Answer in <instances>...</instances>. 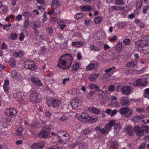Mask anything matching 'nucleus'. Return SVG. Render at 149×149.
<instances>
[{
  "instance_id": "nucleus-32",
  "label": "nucleus",
  "mask_w": 149,
  "mask_h": 149,
  "mask_svg": "<svg viewBox=\"0 0 149 149\" xmlns=\"http://www.w3.org/2000/svg\"><path fill=\"white\" fill-rule=\"evenodd\" d=\"M80 8L83 11L85 12L89 11L92 9L91 7L89 5L83 6Z\"/></svg>"
},
{
  "instance_id": "nucleus-14",
  "label": "nucleus",
  "mask_w": 149,
  "mask_h": 149,
  "mask_svg": "<svg viewBox=\"0 0 149 149\" xmlns=\"http://www.w3.org/2000/svg\"><path fill=\"white\" fill-rule=\"evenodd\" d=\"M31 80L34 84L38 86H41L43 85L40 80L37 78L31 77Z\"/></svg>"
},
{
  "instance_id": "nucleus-28",
  "label": "nucleus",
  "mask_w": 149,
  "mask_h": 149,
  "mask_svg": "<svg viewBox=\"0 0 149 149\" xmlns=\"http://www.w3.org/2000/svg\"><path fill=\"white\" fill-rule=\"evenodd\" d=\"M36 123L34 122H32L30 126L29 131L32 134H33L34 132V131L35 130L36 128Z\"/></svg>"
},
{
  "instance_id": "nucleus-26",
  "label": "nucleus",
  "mask_w": 149,
  "mask_h": 149,
  "mask_svg": "<svg viewBox=\"0 0 149 149\" xmlns=\"http://www.w3.org/2000/svg\"><path fill=\"white\" fill-rule=\"evenodd\" d=\"M48 135V132L44 130L41 131L40 133H39V136L43 138L47 137Z\"/></svg>"
},
{
  "instance_id": "nucleus-62",
  "label": "nucleus",
  "mask_w": 149,
  "mask_h": 149,
  "mask_svg": "<svg viewBox=\"0 0 149 149\" xmlns=\"http://www.w3.org/2000/svg\"><path fill=\"white\" fill-rule=\"evenodd\" d=\"M43 18L42 19V21L44 23L46 22L47 19L46 12L45 11L44 12L43 15Z\"/></svg>"
},
{
  "instance_id": "nucleus-61",
  "label": "nucleus",
  "mask_w": 149,
  "mask_h": 149,
  "mask_svg": "<svg viewBox=\"0 0 149 149\" xmlns=\"http://www.w3.org/2000/svg\"><path fill=\"white\" fill-rule=\"evenodd\" d=\"M142 127L143 128L144 131H145L146 133H149V127L146 126V125H143L142 126Z\"/></svg>"
},
{
  "instance_id": "nucleus-39",
  "label": "nucleus",
  "mask_w": 149,
  "mask_h": 149,
  "mask_svg": "<svg viewBox=\"0 0 149 149\" xmlns=\"http://www.w3.org/2000/svg\"><path fill=\"white\" fill-rule=\"evenodd\" d=\"M143 0H136V9H139L141 8Z\"/></svg>"
},
{
  "instance_id": "nucleus-43",
  "label": "nucleus",
  "mask_w": 149,
  "mask_h": 149,
  "mask_svg": "<svg viewBox=\"0 0 149 149\" xmlns=\"http://www.w3.org/2000/svg\"><path fill=\"white\" fill-rule=\"evenodd\" d=\"M143 96L149 99V88H146L144 90Z\"/></svg>"
},
{
  "instance_id": "nucleus-63",
  "label": "nucleus",
  "mask_w": 149,
  "mask_h": 149,
  "mask_svg": "<svg viewBox=\"0 0 149 149\" xmlns=\"http://www.w3.org/2000/svg\"><path fill=\"white\" fill-rule=\"evenodd\" d=\"M17 37V35L16 33H12L10 36V38L12 40L16 39Z\"/></svg>"
},
{
  "instance_id": "nucleus-16",
  "label": "nucleus",
  "mask_w": 149,
  "mask_h": 149,
  "mask_svg": "<svg viewBox=\"0 0 149 149\" xmlns=\"http://www.w3.org/2000/svg\"><path fill=\"white\" fill-rule=\"evenodd\" d=\"M88 110L90 112L95 115L99 114L100 112V109L93 107H89Z\"/></svg>"
},
{
  "instance_id": "nucleus-52",
  "label": "nucleus",
  "mask_w": 149,
  "mask_h": 149,
  "mask_svg": "<svg viewBox=\"0 0 149 149\" xmlns=\"http://www.w3.org/2000/svg\"><path fill=\"white\" fill-rule=\"evenodd\" d=\"M102 18L98 16L95 17L94 19V22L96 24L100 23L102 21Z\"/></svg>"
},
{
  "instance_id": "nucleus-8",
  "label": "nucleus",
  "mask_w": 149,
  "mask_h": 149,
  "mask_svg": "<svg viewBox=\"0 0 149 149\" xmlns=\"http://www.w3.org/2000/svg\"><path fill=\"white\" fill-rule=\"evenodd\" d=\"M119 112L121 114L125 115L127 117L131 116L132 113V110L126 107H122L120 109Z\"/></svg>"
},
{
  "instance_id": "nucleus-20",
  "label": "nucleus",
  "mask_w": 149,
  "mask_h": 149,
  "mask_svg": "<svg viewBox=\"0 0 149 149\" xmlns=\"http://www.w3.org/2000/svg\"><path fill=\"white\" fill-rule=\"evenodd\" d=\"M97 118L96 116H89L87 118V121L89 123H95L97 120Z\"/></svg>"
},
{
  "instance_id": "nucleus-33",
  "label": "nucleus",
  "mask_w": 149,
  "mask_h": 149,
  "mask_svg": "<svg viewBox=\"0 0 149 149\" xmlns=\"http://www.w3.org/2000/svg\"><path fill=\"white\" fill-rule=\"evenodd\" d=\"M13 56L16 57H20L23 55V52L20 51L18 52H15L13 53Z\"/></svg>"
},
{
  "instance_id": "nucleus-41",
  "label": "nucleus",
  "mask_w": 149,
  "mask_h": 149,
  "mask_svg": "<svg viewBox=\"0 0 149 149\" xmlns=\"http://www.w3.org/2000/svg\"><path fill=\"white\" fill-rule=\"evenodd\" d=\"M90 89H94L95 91H97L99 89V87L97 85L94 84H90L88 86Z\"/></svg>"
},
{
  "instance_id": "nucleus-15",
  "label": "nucleus",
  "mask_w": 149,
  "mask_h": 149,
  "mask_svg": "<svg viewBox=\"0 0 149 149\" xmlns=\"http://www.w3.org/2000/svg\"><path fill=\"white\" fill-rule=\"evenodd\" d=\"M115 124V121L113 120H111L109 123H107L105 125L104 127L109 132L111 129Z\"/></svg>"
},
{
  "instance_id": "nucleus-17",
  "label": "nucleus",
  "mask_w": 149,
  "mask_h": 149,
  "mask_svg": "<svg viewBox=\"0 0 149 149\" xmlns=\"http://www.w3.org/2000/svg\"><path fill=\"white\" fill-rule=\"evenodd\" d=\"M125 8L122 6H114L109 7V10L111 13L113 12L114 10H123Z\"/></svg>"
},
{
  "instance_id": "nucleus-6",
  "label": "nucleus",
  "mask_w": 149,
  "mask_h": 149,
  "mask_svg": "<svg viewBox=\"0 0 149 149\" xmlns=\"http://www.w3.org/2000/svg\"><path fill=\"white\" fill-rule=\"evenodd\" d=\"M146 46V43L142 42V41H138L136 43V47L139 51L142 52L144 54L148 55L149 54V52L147 50L143 49Z\"/></svg>"
},
{
  "instance_id": "nucleus-4",
  "label": "nucleus",
  "mask_w": 149,
  "mask_h": 149,
  "mask_svg": "<svg viewBox=\"0 0 149 149\" xmlns=\"http://www.w3.org/2000/svg\"><path fill=\"white\" fill-rule=\"evenodd\" d=\"M41 98L40 95L37 92L36 90L33 89L31 90L29 97L30 101L31 102L34 103L38 102Z\"/></svg>"
},
{
  "instance_id": "nucleus-57",
  "label": "nucleus",
  "mask_w": 149,
  "mask_h": 149,
  "mask_svg": "<svg viewBox=\"0 0 149 149\" xmlns=\"http://www.w3.org/2000/svg\"><path fill=\"white\" fill-rule=\"evenodd\" d=\"M11 77L13 78H15L17 76V72L16 70H13L12 71L11 73Z\"/></svg>"
},
{
  "instance_id": "nucleus-54",
  "label": "nucleus",
  "mask_w": 149,
  "mask_h": 149,
  "mask_svg": "<svg viewBox=\"0 0 149 149\" xmlns=\"http://www.w3.org/2000/svg\"><path fill=\"white\" fill-rule=\"evenodd\" d=\"M29 19L27 18L26 19L24 23V28L26 29L27 28L29 25Z\"/></svg>"
},
{
  "instance_id": "nucleus-2",
  "label": "nucleus",
  "mask_w": 149,
  "mask_h": 149,
  "mask_svg": "<svg viewBox=\"0 0 149 149\" xmlns=\"http://www.w3.org/2000/svg\"><path fill=\"white\" fill-rule=\"evenodd\" d=\"M47 104L49 107H52L55 108H57L61 106V101L54 97H51L46 100Z\"/></svg>"
},
{
  "instance_id": "nucleus-64",
  "label": "nucleus",
  "mask_w": 149,
  "mask_h": 149,
  "mask_svg": "<svg viewBox=\"0 0 149 149\" xmlns=\"http://www.w3.org/2000/svg\"><path fill=\"white\" fill-rule=\"evenodd\" d=\"M98 90V94L100 97H101V96H103L104 95V93L103 90L101 89H99Z\"/></svg>"
},
{
  "instance_id": "nucleus-48",
  "label": "nucleus",
  "mask_w": 149,
  "mask_h": 149,
  "mask_svg": "<svg viewBox=\"0 0 149 149\" xmlns=\"http://www.w3.org/2000/svg\"><path fill=\"white\" fill-rule=\"evenodd\" d=\"M95 65L93 63H90L86 67V69L88 71H90L94 68Z\"/></svg>"
},
{
  "instance_id": "nucleus-30",
  "label": "nucleus",
  "mask_w": 149,
  "mask_h": 149,
  "mask_svg": "<svg viewBox=\"0 0 149 149\" xmlns=\"http://www.w3.org/2000/svg\"><path fill=\"white\" fill-rule=\"evenodd\" d=\"M122 43L121 42H119L116 45L115 49L116 52L118 53H120L122 49Z\"/></svg>"
},
{
  "instance_id": "nucleus-36",
  "label": "nucleus",
  "mask_w": 149,
  "mask_h": 149,
  "mask_svg": "<svg viewBox=\"0 0 149 149\" xmlns=\"http://www.w3.org/2000/svg\"><path fill=\"white\" fill-rule=\"evenodd\" d=\"M139 41H142V42H145L146 45H147L148 43H149V35L144 36L142 39Z\"/></svg>"
},
{
  "instance_id": "nucleus-7",
  "label": "nucleus",
  "mask_w": 149,
  "mask_h": 149,
  "mask_svg": "<svg viewBox=\"0 0 149 149\" xmlns=\"http://www.w3.org/2000/svg\"><path fill=\"white\" fill-rule=\"evenodd\" d=\"M4 113L6 116L13 118L16 116L17 112L15 109L13 108H9L5 110Z\"/></svg>"
},
{
  "instance_id": "nucleus-58",
  "label": "nucleus",
  "mask_w": 149,
  "mask_h": 149,
  "mask_svg": "<svg viewBox=\"0 0 149 149\" xmlns=\"http://www.w3.org/2000/svg\"><path fill=\"white\" fill-rule=\"evenodd\" d=\"M123 43L125 45H128L130 43V40L128 38H125L123 40Z\"/></svg>"
},
{
  "instance_id": "nucleus-27",
  "label": "nucleus",
  "mask_w": 149,
  "mask_h": 149,
  "mask_svg": "<svg viewBox=\"0 0 149 149\" xmlns=\"http://www.w3.org/2000/svg\"><path fill=\"white\" fill-rule=\"evenodd\" d=\"M137 62L136 61H131L127 63L126 66L130 68L135 67L137 65Z\"/></svg>"
},
{
  "instance_id": "nucleus-44",
  "label": "nucleus",
  "mask_w": 149,
  "mask_h": 149,
  "mask_svg": "<svg viewBox=\"0 0 149 149\" xmlns=\"http://www.w3.org/2000/svg\"><path fill=\"white\" fill-rule=\"evenodd\" d=\"M23 131V128L22 127H20L18 128V130L15 133V134L17 136H21L22 133Z\"/></svg>"
},
{
  "instance_id": "nucleus-49",
  "label": "nucleus",
  "mask_w": 149,
  "mask_h": 149,
  "mask_svg": "<svg viewBox=\"0 0 149 149\" xmlns=\"http://www.w3.org/2000/svg\"><path fill=\"white\" fill-rule=\"evenodd\" d=\"M40 26V23L39 22L35 23L34 22L33 25L32 29L33 30H36Z\"/></svg>"
},
{
  "instance_id": "nucleus-24",
  "label": "nucleus",
  "mask_w": 149,
  "mask_h": 149,
  "mask_svg": "<svg viewBox=\"0 0 149 149\" xmlns=\"http://www.w3.org/2000/svg\"><path fill=\"white\" fill-rule=\"evenodd\" d=\"M95 130L97 131L100 132L102 134H108L109 133L104 127L103 128L101 129L99 127L97 126L95 127Z\"/></svg>"
},
{
  "instance_id": "nucleus-47",
  "label": "nucleus",
  "mask_w": 149,
  "mask_h": 149,
  "mask_svg": "<svg viewBox=\"0 0 149 149\" xmlns=\"http://www.w3.org/2000/svg\"><path fill=\"white\" fill-rule=\"evenodd\" d=\"M110 146L112 148H117L118 144L116 141H112L111 143Z\"/></svg>"
},
{
  "instance_id": "nucleus-12",
  "label": "nucleus",
  "mask_w": 149,
  "mask_h": 149,
  "mask_svg": "<svg viewBox=\"0 0 149 149\" xmlns=\"http://www.w3.org/2000/svg\"><path fill=\"white\" fill-rule=\"evenodd\" d=\"M131 88L130 86H125L123 87L121 89L122 93L124 95H128L131 93Z\"/></svg>"
},
{
  "instance_id": "nucleus-31",
  "label": "nucleus",
  "mask_w": 149,
  "mask_h": 149,
  "mask_svg": "<svg viewBox=\"0 0 149 149\" xmlns=\"http://www.w3.org/2000/svg\"><path fill=\"white\" fill-rule=\"evenodd\" d=\"M80 66V63L75 62L72 65V69L74 71L77 72Z\"/></svg>"
},
{
  "instance_id": "nucleus-35",
  "label": "nucleus",
  "mask_w": 149,
  "mask_h": 149,
  "mask_svg": "<svg viewBox=\"0 0 149 149\" xmlns=\"http://www.w3.org/2000/svg\"><path fill=\"white\" fill-rule=\"evenodd\" d=\"M120 103L118 102L117 100L111 101L109 104L112 107H118L120 106Z\"/></svg>"
},
{
  "instance_id": "nucleus-34",
  "label": "nucleus",
  "mask_w": 149,
  "mask_h": 149,
  "mask_svg": "<svg viewBox=\"0 0 149 149\" xmlns=\"http://www.w3.org/2000/svg\"><path fill=\"white\" fill-rule=\"evenodd\" d=\"M99 76L98 73L95 74L90 76L88 79L91 81H93L95 80Z\"/></svg>"
},
{
  "instance_id": "nucleus-11",
  "label": "nucleus",
  "mask_w": 149,
  "mask_h": 149,
  "mask_svg": "<svg viewBox=\"0 0 149 149\" xmlns=\"http://www.w3.org/2000/svg\"><path fill=\"white\" fill-rule=\"evenodd\" d=\"M147 83L146 79H139L134 82V84L135 85L137 86H144L146 85Z\"/></svg>"
},
{
  "instance_id": "nucleus-59",
  "label": "nucleus",
  "mask_w": 149,
  "mask_h": 149,
  "mask_svg": "<svg viewBox=\"0 0 149 149\" xmlns=\"http://www.w3.org/2000/svg\"><path fill=\"white\" fill-rule=\"evenodd\" d=\"M149 9V4L145 5L143 7L142 12L143 14H146L148 9Z\"/></svg>"
},
{
  "instance_id": "nucleus-18",
  "label": "nucleus",
  "mask_w": 149,
  "mask_h": 149,
  "mask_svg": "<svg viewBox=\"0 0 149 149\" xmlns=\"http://www.w3.org/2000/svg\"><path fill=\"white\" fill-rule=\"evenodd\" d=\"M9 81L8 79H6L4 80L3 87L4 92L6 93L9 92Z\"/></svg>"
},
{
  "instance_id": "nucleus-19",
  "label": "nucleus",
  "mask_w": 149,
  "mask_h": 149,
  "mask_svg": "<svg viewBox=\"0 0 149 149\" xmlns=\"http://www.w3.org/2000/svg\"><path fill=\"white\" fill-rule=\"evenodd\" d=\"M31 148L32 149H42L43 146L41 145L40 142L35 143L31 145Z\"/></svg>"
},
{
  "instance_id": "nucleus-40",
  "label": "nucleus",
  "mask_w": 149,
  "mask_h": 149,
  "mask_svg": "<svg viewBox=\"0 0 149 149\" xmlns=\"http://www.w3.org/2000/svg\"><path fill=\"white\" fill-rule=\"evenodd\" d=\"M9 63L10 65L12 67H15L16 65V61L15 59L13 58H10Z\"/></svg>"
},
{
  "instance_id": "nucleus-46",
  "label": "nucleus",
  "mask_w": 149,
  "mask_h": 149,
  "mask_svg": "<svg viewBox=\"0 0 149 149\" xmlns=\"http://www.w3.org/2000/svg\"><path fill=\"white\" fill-rule=\"evenodd\" d=\"M84 16V14L82 13H78L74 16V18L76 19H79L83 17Z\"/></svg>"
},
{
  "instance_id": "nucleus-9",
  "label": "nucleus",
  "mask_w": 149,
  "mask_h": 149,
  "mask_svg": "<svg viewBox=\"0 0 149 149\" xmlns=\"http://www.w3.org/2000/svg\"><path fill=\"white\" fill-rule=\"evenodd\" d=\"M81 100L78 98H74L71 102V105L72 107L75 109H77L80 105Z\"/></svg>"
},
{
  "instance_id": "nucleus-60",
  "label": "nucleus",
  "mask_w": 149,
  "mask_h": 149,
  "mask_svg": "<svg viewBox=\"0 0 149 149\" xmlns=\"http://www.w3.org/2000/svg\"><path fill=\"white\" fill-rule=\"evenodd\" d=\"M81 118L82 119H84L85 120H87V118L88 117V115L85 113H82L81 115Z\"/></svg>"
},
{
  "instance_id": "nucleus-50",
  "label": "nucleus",
  "mask_w": 149,
  "mask_h": 149,
  "mask_svg": "<svg viewBox=\"0 0 149 149\" xmlns=\"http://www.w3.org/2000/svg\"><path fill=\"white\" fill-rule=\"evenodd\" d=\"M114 2L116 4L118 5H122L125 4L123 0H115Z\"/></svg>"
},
{
  "instance_id": "nucleus-45",
  "label": "nucleus",
  "mask_w": 149,
  "mask_h": 149,
  "mask_svg": "<svg viewBox=\"0 0 149 149\" xmlns=\"http://www.w3.org/2000/svg\"><path fill=\"white\" fill-rule=\"evenodd\" d=\"M91 131V129L89 127H88L83 130L82 132L85 135L89 134Z\"/></svg>"
},
{
  "instance_id": "nucleus-53",
  "label": "nucleus",
  "mask_w": 149,
  "mask_h": 149,
  "mask_svg": "<svg viewBox=\"0 0 149 149\" xmlns=\"http://www.w3.org/2000/svg\"><path fill=\"white\" fill-rule=\"evenodd\" d=\"M114 129L115 132H118L120 129V127L118 124H114Z\"/></svg>"
},
{
  "instance_id": "nucleus-25",
  "label": "nucleus",
  "mask_w": 149,
  "mask_h": 149,
  "mask_svg": "<svg viewBox=\"0 0 149 149\" xmlns=\"http://www.w3.org/2000/svg\"><path fill=\"white\" fill-rule=\"evenodd\" d=\"M134 130V129L132 127H131L130 126H127L126 128L127 133L129 136H132L133 135Z\"/></svg>"
},
{
  "instance_id": "nucleus-22",
  "label": "nucleus",
  "mask_w": 149,
  "mask_h": 149,
  "mask_svg": "<svg viewBox=\"0 0 149 149\" xmlns=\"http://www.w3.org/2000/svg\"><path fill=\"white\" fill-rule=\"evenodd\" d=\"M59 1L57 0H53L52 2V9H55L58 8L59 6Z\"/></svg>"
},
{
  "instance_id": "nucleus-5",
  "label": "nucleus",
  "mask_w": 149,
  "mask_h": 149,
  "mask_svg": "<svg viewBox=\"0 0 149 149\" xmlns=\"http://www.w3.org/2000/svg\"><path fill=\"white\" fill-rule=\"evenodd\" d=\"M24 66L26 69L31 71L35 70L36 68L34 61L30 60H27L25 61L24 63Z\"/></svg>"
},
{
  "instance_id": "nucleus-56",
  "label": "nucleus",
  "mask_w": 149,
  "mask_h": 149,
  "mask_svg": "<svg viewBox=\"0 0 149 149\" xmlns=\"http://www.w3.org/2000/svg\"><path fill=\"white\" fill-rule=\"evenodd\" d=\"M58 24L60 26L61 30H63L66 26V25L64 23V22L62 21H60Z\"/></svg>"
},
{
  "instance_id": "nucleus-23",
  "label": "nucleus",
  "mask_w": 149,
  "mask_h": 149,
  "mask_svg": "<svg viewBox=\"0 0 149 149\" xmlns=\"http://www.w3.org/2000/svg\"><path fill=\"white\" fill-rule=\"evenodd\" d=\"M84 45V43L82 41H74L72 42V45L74 47H80Z\"/></svg>"
},
{
  "instance_id": "nucleus-1",
  "label": "nucleus",
  "mask_w": 149,
  "mask_h": 149,
  "mask_svg": "<svg viewBox=\"0 0 149 149\" xmlns=\"http://www.w3.org/2000/svg\"><path fill=\"white\" fill-rule=\"evenodd\" d=\"M73 60V58L71 54L66 53L61 56L58 60L57 66L63 69H68L71 66Z\"/></svg>"
},
{
  "instance_id": "nucleus-29",
  "label": "nucleus",
  "mask_w": 149,
  "mask_h": 149,
  "mask_svg": "<svg viewBox=\"0 0 149 149\" xmlns=\"http://www.w3.org/2000/svg\"><path fill=\"white\" fill-rule=\"evenodd\" d=\"M90 50L91 51H95V52H99L100 50V47L94 45H92L89 47Z\"/></svg>"
},
{
  "instance_id": "nucleus-55",
  "label": "nucleus",
  "mask_w": 149,
  "mask_h": 149,
  "mask_svg": "<svg viewBox=\"0 0 149 149\" xmlns=\"http://www.w3.org/2000/svg\"><path fill=\"white\" fill-rule=\"evenodd\" d=\"M8 7L6 6L2 5L1 8H0V9H1V12H2L3 13H5L6 12L8 11Z\"/></svg>"
},
{
  "instance_id": "nucleus-37",
  "label": "nucleus",
  "mask_w": 149,
  "mask_h": 149,
  "mask_svg": "<svg viewBox=\"0 0 149 149\" xmlns=\"http://www.w3.org/2000/svg\"><path fill=\"white\" fill-rule=\"evenodd\" d=\"M126 24L125 22H121L118 23L117 24V26L118 28L121 29L125 27L126 26Z\"/></svg>"
},
{
  "instance_id": "nucleus-13",
  "label": "nucleus",
  "mask_w": 149,
  "mask_h": 149,
  "mask_svg": "<svg viewBox=\"0 0 149 149\" xmlns=\"http://www.w3.org/2000/svg\"><path fill=\"white\" fill-rule=\"evenodd\" d=\"M134 131L136 134L139 136H141L144 134V130L138 126L135 127Z\"/></svg>"
},
{
  "instance_id": "nucleus-10",
  "label": "nucleus",
  "mask_w": 149,
  "mask_h": 149,
  "mask_svg": "<svg viewBox=\"0 0 149 149\" xmlns=\"http://www.w3.org/2000/svg\"><path fill=\"white\" fill-rule=\"evenodd\" d=\"M119 103L122 106H128L130 103L129 99L127 97H122L120 99Z\"/></svg>"
},
{
  "instance_id": "nucleus-51",
  "label": "nucleus",
  "mask_w": 149,
  "mask_h": 149,
  "mask_svg": "<svg viewBox=\"0 0 149 149\" xmlns=\"http://www.w3.org/2000/svg\"><path fill=\"white\" fill-rule=\"evenodd\" d=\"M56 9H52V10H50L48 12H47L48 15H51L52 14H54V15H57V11H56Z\"/></svg>"
},
{
  "instance_id": "nucleus-3",
  "label": "nucleus",
  "mask_w": 149,
  "mask_h": 149,
  "mask_svg": "<svg viewBox=\"0 0 149 149\" xmlns=\"http://www.w3.org/2000/svg\"><path fill=\"white\" fill-rule=\"evenodd\" d=\"M57 135L56 138L60 143L65 144L69 141L70 136L67 132L64 131H58L57 132Z\"/></svg>"
},
{
  "instance_id": "nucleus-38",
  "label": "nucleus",
  "mask_w": 149,
  "mask_h": 149,
  "mask_svg": "<svg viewBox=\"0 0 149 149\" xmlns=\"http://www.w3.org/2000/svg\"><path fill=\"white\" fill-rule=\"evenodd\" d=\"M144 118L143 115H141L140 116H135L134 117V120L135 122H137L143 119Z\"/></svg>"
},
{
  "instance_id": "nucleus-21",
  "label": "nucleus",
  "mask_w": 149,
  "mask_h": 149,
  "mask_svg": "<svg viewBox=\"0 0 149 149\" xmlns=\"http://www.w3.org/2000/svg\"><path fill=\"white\" fill-rule=\"evenodd\" d=\"M16 95L17 98L18 102H20L23 101L25 97L24 93L21 92H19L17 93Z\"/></svg>"
},
{
  "instance_id": "nucleus-42",
  "label": "nucleus",
  "mask_w": 149,
  "mask_h": 149,
  "mask_svg": "<svg viewBox=\"0 0 149 149\" xmlns=\"http://www.w3.org/2000/svg\"><path fill=\"white\" fill-rule=\"evenodd\" d=\"M79 149H88V146L85 143H82L79 144Z\"/></svg>"
}]
</instances>
